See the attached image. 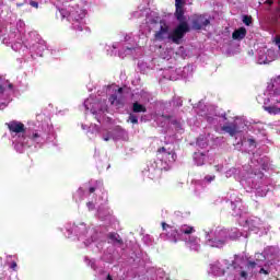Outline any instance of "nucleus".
<instances>
[{"instance_id":"nucleus-10","label":"nucleus","mask_w":280,"mask_h":280,"mask_svg":"<svg viewBox=\"0 0 280 280\" xmlns=\"http://www.w3.org/2000/svg\"><path fill=\"white\" fill-rule=\"evenodd\" d=\"M246 28L245 27H240L238 30H235L232 33V38L233 40H244V38H246Z\"/></svg>"},{"instance_id":"nucleus-26","label":"nucleus","mask_w":280,"mask_h":280,"mask_svg":"<svg viewBox=\"0 0 280 280\" xmlns=\"http://www.w3.org/2000/svg\"><path fill=\"white\" fill-rule=\"evenodd\" d=\"M233 268H234V270H237V269L242 270V266H240L235 262L233 264Z\"/></svg>"},{"instance_id":"nucleus-36","label":"nucleus","mask_w":280,"mask_h":280,"mask_svg":"<svg viewBox=\"0 0 280 280\" xmlns=\"http://www.w3.org/2000/svg\"><path fill=\"white\" fill-rule=\"evenodd\" d=\"M107 280H113V277L110 275H107Z\"/></svg>"},{"instance_id":"nucleus-29","label":"nucleus","mask_w":280,"mask_h":280,"mask_svg":"<svg viewBox=\"0 0 280 280\" xmlns=\"http://www.w3.org/2000/svg\"><path fill=\"white\" fill-rule=\"evenodd\" d=\"M117 93H119V95H121V94L124 93V88H119V89L117 90Z\"/></svg>"},{"instance_id":"nucleus-8","label":"nucleus","mask_w":280,"mask_h":280,"mask_svg":"<svg viewBox=\"0 0 280 280\" xmlns=\"http://www.w3.org/2000/svg\"><path fill=\"white\" fill-rule=\"evenodd\" d=\"M61 19H68V21H80V16L75 13L74 9H61L59 10Z\"/></svg>"},{"instance_id":"nucleus-27","label":"nucleus","mask_w":280,"mask_h":280,"mask_svg":"<svg viewBox=\"0 0 280 280\" xmlns=\"http://www.w3.org/2000/svg\"><path fill=\"white\" fill-rule=\"evenodd\" d=\"M214 170H215V172H222V166L215 165V166H214Z\"/></svg>"},{"instance_id":"nucleus-30","label":"nucleus","mask_w":280,"mask_h":280,"mask_svg":"<svg viewBox=\"0 0 280 280\" xmlns=\"http://www.w3.org/2000/svg\"><path fill=\"white\" fill-rule=\"evenodd\" d=\"M89 191L90 194H95V187H90Z\"/></svg>"},{"instance_id":"nucleus-39","label":"nucleus","mask_w":280,"mask_h":280,"mask_svg":"<svg viewBox=\"0 0 280 280\" xmlns=\"http://www.w3.org/2000/svg\"><path fill=\"white\" fill-rule=\"evenodd\" d=\"M279 49H280V45H279Z\"/></svg>"},{"instance_id":"nucleus-31","label":"nucleus","mask_w":280,"mask_h":280,"mask_svg":"<svg viewBox=\"0 0 280 280\" xmlns=\"http://www.w3.org/2000/svg\"><path fill=\"white\" fill-rule=\"evenodd\" d=\"M38 137H40L38 133H34V135L32 136V139H38Z\"/></svg>"},{"instance_id":"nucleus-22","label":"nucleus","mask_w":280,"mask_h":280,"mask_svg":"<svg viewBox=\"0 0 280 280\" xmlns=\"http://www.w3.org/2000/svg\"><path fill=\"white\" fill-rule=\"evenodd\" d=\"M205 179L207 180V183H212V180H215V175L211 176V175H207L205 177Z\"/></svg>"},{"instance_id":"nucleus-20","label":"nucleus","mask_w":280,"mask_h":280,"mask_svg":"<svg viewBox=\"0 0 280 280\" xmlns=\"http://www.w3.org/2000/svg\"><path fill=\"white\" fill-rule=\"evenodd\" d=\"M19 267V265L16 264V261H12L11 264H10V268H11V270H13L14 272H16V268Z\"/></svg>"},{"instance_id":"nucleus-3","label":"nucleus","mask_w":280,"mask_h":280,"mask_svg":"<svg viewBox=\"0 0 280 280\" xmlns=\"http://www.w3.org/2000/svg\"><path fill=\"white\" fill-rule=\"evenodd\" d=\"M156 158L159 159V161H170L174 163L176 162V151H174L173 149L161 147L156 150Z\"/></svg>"},{"instance_id":"nucleus-38","label":"nucleus","mask_w":280,"mask_h":280,"mask_svg":"<svg viewBox=\"0 0 280 280\" xmlns=\"http://www.w3.org/2000/svg\"><path fill=\"white\" fill-rule=\"evenodd\" d=\"M165 119H172V116H165Z\"/></svg>"},{"instance_id":"nucleus-33","label":"nucleus","mask_w":280,"mask_h":280,"mask_svg":"<svg viewBox=\"0 0 280 280\" xmlns=\"http://www.w3.org/2000/svg\"><path fill=\"white\" fill-rule=\"evenodd\" d=\"M103 139H104V141H110V137H108V136L103 137Z\"/></svg>"},{"instance_id":"nucleus-34","label":"nucleus","mask_w":280,"mask_h":280,"mask_svg":"<svg viewBox=\"0 0 280 280\" xmlns=\"http://www.w3.org/2000/svg\"><path fill=\"white\" fill-rule=\"evenodd\" d=\"M5 91V89H3L1 85H0V95L3 94Z\"/></svg>"},{"instance_id":"nucleus-11","label":"nucleus","mask_w":280,"mask_h":280,"mask_svg":"<svg viewBox=\"0 0 280 280\" xmlns=\"http://www.w3.org/2000/svg\"><path fill=\"white\" fill-rule=\"evenodd\" d=\"M179 233L182 235H191V233H196V229L191 225L184 224L180 226Z\"/></svg>"},{"instance_id":"nucleus-24","label":"nucleus","mask_w":280,"mask_h":280,"mask_svg":"<svg viewBox=\"0 0 280 280\" xmlns=\"http://www.w3.org/2000/svg\"><path fill=\"white\" fill-rule=\"evenodd\" d=\"M259 273L260 275H270V272H268V270H266L265 268H260Z\"/></svg>"},{"instance_id":"nucleus-13","label":"nucleus","mask_w":280,"mask_h":280,"mask_svg":"<svg viewBox=\"0 0 280 280\" xmlns=\"http://www.w3.org/2000/svg\"><path fill=\"white\" fill-rule=\"evenodd\" d=\"M264 110L269 113V115H280V108L275 105L264 106Z\"/></svg>"},{"instance_id":"nucleus-37","label":"nucleus","mask_w":280,"mask_h":280,"mask_svg":"<svg viewBox=\"0 0 280 280\" xmlns=\"http://www.w3.org/2000/svg\"><path fill=\"white\" fill-rule=\"evenodd\" d=\"M14 88V85H12V83L11 84H9V89H13Z\"/></svg>"},{"instance_id":"nucleus-1","label":"nucleus","mask_w":280,"mask_h":280,"mask_svg":"<svg viewBox=\"0 0 280 280\" xmlns=\"http://www.w3.org/2000/svg\"><path fill=\"white\" fill-rule=\"evenodd\" d=\"M187 32H189V24L187 22H182L171 34H168L167 38L175 45H180V40L185 38Z\"/></svg>"},{"instance_id":"nucleus-12","label":"nucleus","mask_w":280,"mask_h":280,"mask_svg":"<svg viewBox=\"0 0 280 280\" xmlns=\"http://www.w3.org/2000/svg\"><path fill=\"white\" fill-rule=\"evenodd\" d=\"M132 113H148V108L139 102H135L132 104Z\"/></svg>"},{"instance_id":"nucleus-35","label":"nucleus","mask_w":280,"mask_h":280,"mask_svg":"<svg viewBox=\"0 0 280 280\" xmlns=\"http://www.w3.org/2000/svg\"><path fill=\"white\" fill-rule=\"evenodd\" d=\"M172 124L173 125H178V120H173Z\"/></svg>"},{"instance_id":"nucleus-14","label":"nucleus","mask_w":280,"mask_h":280,"mask_svg":"<svg viewBox=\"0 0 280 280\" xmlns=\"http://www.w3.org/2000/svg\"><path fill=\"white\" fill-rule=\"evenodd\" d=\"M107 237L108 240H110L112 242H115L116 244H120V245L124 244V240H121V236H119V234L117 233L112 232L107 235Z\"/></svg>"},{"instance_id":"nucleus-2","label":"nucleus","mask_w":280,"mask_h":280,"mask_svg":"<svg viewBox=\"0 0 280 280\" xmlns=\"http://www.w3.org/2000/svg\"><path fill=\"white\" fill-rule=\"evenodd\" d=\"M192 30H205L208 25H211V20L206 14H194L191 19Z\"/></svg>"},{"instance_id":"nucleus-17","label":"nucleus","mask_w":280,"mask_h":280,"mask_svg":"<svg viewBox=\"0 0 280 280\" xmlns=\"http://www.w3.org/2000/svg\"><path fill=\"white\" fill-rule=\"evenodd\" d=\"M243 23L247 26L252 25L253 24V16L250 15H244L243 16Z\"/></svg>"},{"instance_id":"nucleus-7","label":"nucleus","mask_w":280,"mask_h":280,"mask_svg":"<svg viewBox=\"0 0 280 280\" xmlns=\"http://www.w3.org/2000/svg\"><path fill=\"white\" fill-rule=\"evenodd\" d=\"M10 132H14L15 135H25V125L21 121H10L7 124Z\"/></svg>"},{"instance_id":"nucleus-19","label":"nucleus","mask_w":280,"mask_h":280,"mask_svg":"<svg viewBox=\"0 0 280 280\" xmlns=\"http://www.w3.org/2000/svg\"><path fill=\"white\" fill-rule=\"evenodd\" d=\"M247 268H252V269L257 268V262L255 260H248Z\"/></svg>"},{"instance_id":"nucleus-4","label":"nucleus","mask_w":280,"mask_h":280,"mask_svg":"<svg viewBox=\"0 0 280 280\" xmlns=\"http://www.w3.org/2000/svg\"><path fill=\"white\" fill-rule=\"evenodd\" d=\"M162 230L165 231L166 237L168 240H172L174 244L180 240V232H178V229L176 226L167 224L166 222H162Z\"/></svg>"},{"instance_id":"nucleus-16","label":"nucleus","mask_w":280,"mask_h":280,"mask_svg":"<svg viewBox=\"0 0 280 280\" xmlns=\"http://www.w3.org/2000/svg\"><path fill=\"white\" fill-rule=\"evenodd\" d=\"M108 100L113 106H119V104H121V101L119 100L117 94H112Z\"/></svg>"},{"instance_id":"nucleus-15","label":"nucleus","mask_w":280,"mask_h":280,"mask_svg":"<svg viewBox=\"0 0 280 280\" xmlns=\"http://www.w3.org/2000/svg\"><path fill=\"white\" fill-rule=\"evenodd\" d=\"M205 153H195L194 159H195V163H197L198 166H202L205 165Z\"/></svg>"},{"instance_id":"nucleus-21","label":"nucleus","mask_w":280,"mask_h":280,"mask_svg":"<svg viewBox=\"0 0 280 280\" xmlns=\"http://www.w3.org/2000/svg\"><path fill=\"white\" fill-rule=\"evenodd\" d=\"M240 277H241V279H248V272H246L245 270H242L241 272H240Z\"/></svg>"},{"instance_id":"nucleus-28","label":"nucleus","mask_w":280,"mask_h":280,"mask_svg":"<svg viewBox=\"0 0 280 280\" xmlns=\"http://www.w3.org/2000/svg\"><path fill=\"white\" fill-rule=\"evenodd\" d=\"M265 3H266L267 5H272V3H275V1H272V0H267V1H265Z\"/></svg>"},{"instance_id":"nucleus-23","label":"nucleus","mask_w":280,"mask_h":280,"mask_svg":"<svg viewBox=\"0 0 280 280\" xmlns=\"http://www.w3.org/2000/svg\"><path fill=\"white\" fill-rule=\"evenodd\" d=\"M30 5H31L32 8L38 9V2H37V1L31 0V1H30Z\"/></svg>"},{"instance_id":"nucleus-5","label":"nucleus","mask_w":280,"mask_h":280,"mask_svg":"<svg viewBox=\"0 0 280 280\" xmlns=\"http://www.w3.org/2000/svg\"><path fill=\"white\" fill-rule=\"evenodd\" d=\"M185 0H175V18L179 23H187L185 18Z\"/></svg>"},{"instance_id":"nucleus-6","label":"nucleus","mask_w":280,"mask_h":280,"mask_svg":"<svg viewBox=\"0 0 280 280\" xmlns=\"http://www.w3.org/2000/svg\"><path fill=\"white\" fill-rule=\"evenodd\" d=\"M170 36V25L165 21H160V28L154 33L155 40H165Z\"/></svg>"},{"instance_id":"nucleus-18","label":"nucleus","mask_w":280,"mask_h":280,"mask_svg":"<svg viewBox=\"0 0 280 280\" xmlns=\"http://www.w3.org/2000/svg\"><path fill=\"white\" fill-rule=\"evenodd\" d=\"M128 121H130L131 124H139V118L137 117V115L135 114H130L129 117H128Z\"/></svg>"},{"instance_id":"nucleus-32","label":"nucleus","mask_w":280,"mask_h":280,"mask_svg":"<svg viewBox=\"0 0 280 280\" xmlns=\"http://www.w3.org/2000/svg\"><path fill=\"white\" fill-rule=\"evenodd\" d=\"M77 30H78L79 32H82V31H83L82 25H77Z\"/></svg>"},{"instance_id":"nucleus-25","label":"nucleus","mask_w":280,"mask_h":280,"mask_svg":"<svg viewBox=\"0 0 280 280\" xmlns=\"http://www.w3.org/2000/svg\"><path fill=\"white\" fill-rule=\"evenodd\" d=\"M225 242L222 240L217 241V246H224Z\"/></svg>"},{"instance_id":"nucleus-9","label":"nucleus","mask_w":280,"mask_h":280,"mask_svg":"<svg viewBox=\"0 0 280 280\" xmlns=\"http://www.w3.org/2000/svg\"><path fill=\"white\" fill-rule=\"evenodd\" d=\"M221 130L230 135V137H235L237 135V124L231 122L229 125H224L221 127Z\"/></svg>"}]
</instances>
